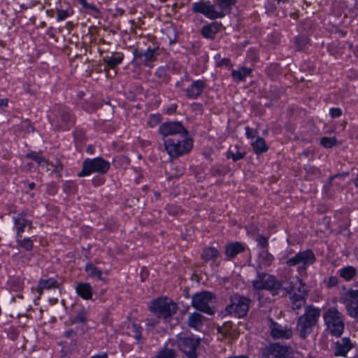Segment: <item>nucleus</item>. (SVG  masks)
I'll return each instance as SVG.
<instances>
[{
	"instance_id": "nucleus-1",
	"label": "nucleus",
	"mask_w": 358,
	"mask_h": 358,
	"mask_svg": "<svg viewBox=\"0 0 358 358\" xmlns=\"http://www.w3.org/2000/svg\"><path fill=\"white\" fill-rule=\"evenodd\" d=\"M178 305L171 299L161 296L151 301L149 310L158 319L162 318L165 321L171 319L178 310Z\"/></svg>"
},
{
	"instance_id": "nucleus-2",
	"label": "nucleus",
	"mask_w": 358,
	"mask_h": 358,
	"mask_svg": "<svg viewBox=\"0 0 358 358\" xmlns=\"http://www.w3.org/2000/svg\"><path fill=\"white\" fill-rule=\"evenodd\" d=\"M320 315L319 308L313 306L306 307L305 313L297 320L296 330L301 338L305 339L312 332V329L316 324Z\"/></svg>"
},
{
	"instance_id": "nucleus-3",
	"label": "nucleus",
	"mask_w": 358,
	"mask_h": 358,
	"mask_svg": "<svg viewBox=\"0 0 358 358\" xmlns=\"http://www.w3.org/2000/svg\"><path fill=\"white\" fill-rule=\"evenodd\" d=\"M164 145L171 158H177L187 153L193 146L192 139L187 136L165 138Z\"/></svg>"
},
{
	"instance_id": "nucleus-4",
	"label": "nucleus",
	"mask_w": 358,
	"mask_h": 358,
	"mask_svg": "<svg viewBox=\"0 0 358 358\" xmlns=\"http://www.w3.org/2000/svg\"><path fill=\"white\" fill-rule=\"evenodd\" d=\"M327 331L333 336H341L344 329V323L341 313L336 308H330L324 315Z\"/></svg>"
},
{
	"instance_id": "nucleus-5",
	"label": "nucleus",
	"mask_w": 358,
	"mask_h": 358,
	"mask_svg": "<svg viewBox=\"0 0 358 358\" xmlns=\"http://www.w3.org/2000/svg\"><path fill=\"white\" fill-rule=\"evenodd\" d=\"M251 300L245 296L234 294L231 297L230 304L225 310L229 314H234L238 317H245L249 310Z\"/></svg>"
},
{
	"instance_id": "nucleus-6",
	"label": "nucleus",
	"mask_w": 358,
	"mask_h": 358,
	"mask_svg": "<svg viewBox=\"0 0 358 358\" xmlns=\"http://www.w3.org/2000/svg\"><path fill=\"white\" fill-rule=\"evenodd\" d=\"M110 168L108 162L105 161L101 157H97L92 159H87L84 161L83 170L78 174L79 177H83L90 175L92 173H106Z\"/></svg>"
},
{
	"instance_id": "nucleus-7",
	"label": "nucleus",
	"mask_w": 358,
	"mask_h": 358,
	"mask_svg": "<svg viewBox=\"0 0 358 358\" xmlns=\"http://www.w3.org/2000/svg\"><path fill=\"white\" fill-rule=\"evenodd\" d=\"M253 286L257 289H268L275 295L280 288V283L272 276L266 273H259L257 278L252 281Z\"/></svg>"
},
{
	"instance_id": "nucleus-8",
	"label": "nucleus",
	"mask_w": 358,
	"mask_h": 358,
	"mask_svg": "<svg viewBox=\"0 0 358 358\" xmlns=\"http://www.w3.org/2000/svg\"><path fill=\"white\" fill-rule=\"evenodd\" d=\"M159 133L166 138L185 136L188 135L187 130L180 122H167L159 127Z\"/></svg>"
},
{
	"instance_id": "nucleus-9",
	"label": "nucleus",
	"mask_w": 358,
	"mask_h": 358,
	"mask_svg": "<svg viewBox=\"0 0 358 358\" xmlns=\"http://www.w3.org/2000/svg\"><path fill=\"white\" fill-rule=\"evenodd\" d=\"M200 343V338L192 337H181L177 340L178 348L187 358H197L196 350Z\"/></svg>"
},
{
	"instance_id": "nucleus-10",
	"label": "nucleus",
	"mask_w": 358,
	"mask_h": 358,
	"mask_svg": "<svg viewBox=\"0 0 358 358\" xmlns=\"http://www.w3.org/2000/svg\"><path fill=\"white\" fill-rule=\"evenodd\" d=\"M213 294L209 292H201L194 294L192 297V306L208 315H213V310L208 306V303L212 300Z\"/></svg>"
},
{
	"instance_id": "nucleus-11",
	"label": "nucleus",
	"mask_w": 358,
	"mask_h": 358,
	"mask_svg": "<svg viewBox=\"0 0 358 358\" xmlns=\"http://www.w3.org/2000/svg\"><path fill=\"white\" fill-rule=\"evenodd\" d=\"M192 10L195 13H200L210 19L214 20L218 17H223L224 13L223 12H217L215 6L209 1H201L193 4Z\"/></svg>"
},
{
	"instance_id": "nucleus-12",
	"label": "nucleus",
	"mask_w": 358,
	"mask_h": 358,
	"mask_svg": "<svg viewBox=\"0 0 358 358\" xmlns=\"http://www.w3.org/2000/svg\"><path fill=\"white\" fill-rule=\"evenodd\" d=\"M269 354L273 355V358H292L293 350L290 347L276 343L263 350V355L266 357Z\"/></svg>"
},
{
	"instance_id": "nucleus-13",
	"label": "nucleus",
	"mask_w": 358,
	"mask_h": 358,
	"mask_svg": "<svg viewBox=\"0 0 358 358\" xmlns=\"http://www.w3.org/2000/svg\"><path fill=\"white\" fill-rule=\"evenodd\" d=\"M315 260L314 254L311 250H308L297 253L294 257L287 260V264L291 266L302 264L303 267L306 268L308 265L313 264Z\"/></svg>"
},
{
	"instance_id": "nucleus-14",
	"label": "nucleus",
	"mask_w": 358,
	"mask_h": 358,
	"mask_svg": "<svg viewBox=\"0 0 358 358\" xmlns=\"http://www.w3.org/2000/svg\"><path fill=\"white\" fill-rule=\"evenodd\" d=\"M348 314L355 318H358V290H350L344 296Z\"/></svg>"
},
{
	"instance_id": "nucleus-15",
	"label": "nucleus",
	"mask_w": 358,
	"mask_h": 358,
	"mask_svg": "<svg viewBox=\"0 0 358 358\" xmlns=\"http://www.w3.org/2000/svg\"><path fill=\"white\" fill-rule=\"evenodd\" d=\"M271 335L275 339H287L292 337V330L291 328L283 327L277 322L271 321Z\"/></svg>"
},
{
	"instance_id": "nucleus-16",
	"label": "nucleus",
	"mask_w": 358,
	"mask_h": 358,
	"mask_svg": "<svg viewBox=\"0 0 358 358\" xmlns=\"http://www.w3.org/2000/svg\"><path fill=\"white\" fill-rule=\"evenodd\" d=\"M286 291L289 294L297 293V295L308 296V290L306 284L299 278H296L294 281H292L285 287Z\"/></svg>"
},
{
	"instance_id": "nucleus-17",
	"label": "nucleus",
	"mask_w": 358,
	"mask_h": 358,
	"mask_svg": "<svg viewBox=\"0 0 358 358\" xmlns=\"http://www.w3.org/2000/svg\"><path fill=\"white\" fill-rule=\"evenodd\" d=\"M352 348V344L349 338H344L336 343L335 355L345 356L347 352Z\"/></svg>"
},
{
	"instance_id": "nucleus-18",
	"label": "nucleus",
	"mask_w": 358,
	"mask_h": 358,
	"mask_svg": "<svg viewBox=\"0 0 358 358\" xmlns=\"http://www.w3.org/2000/svg\"><path fill=\"white\" fill-rule=\"evenodd\" d=\"M204 87V82L201 80H196L187 89V94L189 97L195 99L201 95Z\"/></svg>"
},
{
	"instance_id": "nucleus-19",
	"label": "nucleus",
	"mask_w": 358,
	"mask_h": 358,
	"mask_svg": "<svg viewBox=\"0 0 358 358\" xmlns=\"http://www.w3.org/2000/svg\"><path fill=\"white\" fill-rule=\"evenodd\" d=\"M245 250L244 246L238 243L235 242L227 245L225 248V254L229 258H234L236 255Z\"/></svg>"
},
{
	"instance_id": "nucleus-20",
	"label": "nucleus",
	"mask_w": 358,
	"mask_h": 358,
	"mask_svg": "<svg viewBox=\"0 0 358 358\" xmlns=\"http://www.w3.org/2000/svg\"><path fill=\"white\" fill-rule=\"evenodd\" d=\"M76 291L78 295L85 299L88 300L92 298V287L89 283H78Z\"/></svg>"
},
{
	"instance_id": "nucleus-21",
	"label": "nucleus",
	"mask_w": 358,
	"mask_h": 358,
	"mask_svg": "<svg viewBox=\"0 0 358 358\" xmlns=\"http://www.w3.org/2000/svg\"><path fill=\"white\" fill-rule=\"evenodd\" d=\"M253 151L257 155H262L268 150V147L266 144L265 140L262 137H257L255 141L251 143Z\"/></svg>"
},
{
	"instance_id": "nucleus-22",
	"label": "nucleus",
	"mask_w": 358,
	"mask_h": 358,
	"mask_svg": "<svg viewBox=\"0 0 358 358\" xmlns=\"http://www.w3.org/2000/svg\"><path fill=\"white\" fill-rule=\"evenodd\" d=\"M203 317L202 315L198 313H193L189 315L187 324L189 327L194 329H199L203 326Z\"/></svg>"
},
{
	"instance_id": "nucleus-23",
	"label": "nucleus",
	"mask_w": 358,
	"mask_h": 358,
	"mask_svg": "<svg viewBox=\"0 0 358 358\" xmlns=\"http://www.w3.org/2000/svg\"><path fill=\"white\" fill-rule=\"evenodd\" d=\"M220 24L213 23L203 27L201 33L206 38H213L214 35L219 31Z\"/></svg>"
},
{
	"instance_id": "nucleus-24",
	"label": "nucleus",
	"mask_w": 358,
	"mask_h": 358,
	"mask_svg": "<svg viewBox=\"0 0 358 358\" xmlns=\"http://www.w3.org/2000/svg\"><path fill=\"white\" fill-rule=\"evenodd\" d=\"M307 296L297 295V293H294L290 297L292 309L300 310L302 307L306 305V300Z\"/></svg>"
},
{
	"instance_id": "nucleus-25",
	"label": "nucleus",
	"mask_w": 358,
	"mask_h": 358,
	"mask_svg": "<svg viewBox=\"0 0 358 358\" xmlns=\"http://www.w3.org/2000/svg\"><path fill=\"white\" fill-rule=\"evenodd\" d=\"M58 287L57 282L53 278H49L47 280L41 279L37 287V292L39 295L42 294L43 289H50L52 287Z\"/></svg>"
},
{
	"instance_id": "nucleus-26",
	"label": "nucleus",
	"mask_w": 358,
	"mask_h": 358,
	"mask_svg": "<svg viewBox=\"0 0 358 358\" xmlns=\"http://www.w3.org/2000/svg\"><path fill=\"white\" fill-rule=\"evenodd\" d=\"M87 275L91 278H96L99 280H103L102 278V271L91 263H87L85 268Z\"/></svg>"
},
{
	"instance_id": "nucleus-27",
	"label": "nucleus",
	"mask_w": 358,
	"mask_h": 358,
	"mask_svg": "<svg viewBox=\"0 0 358 358\" xmlns=\"http://www.w3.org/2000/svg\"><path fill=\"white\" fill-rule=\"evenodd\" d=\"M219 251L213 247H209L204 249L202 254V258L204 261L215 260L219 256Z\"/></svg>"
},
{
	"instance_id": "nucleus-28",
	"label": "nucleus",
	"mask_w": 358,
	"mask_h": 358,
	"mask_svg": "<svg viewBox=\"0 0 358 358\" xmlns=\"http://www.w3.org/2000/svg\"><path fill=\"white\" fill-rule=\"evenodd\" d=\"M357 270L353 266H346L340 270L341 276L346 280H350L355 276Z\"/></svg>"
},
{
	"instance_id": "nucleus-29",
	"label": "nucleus",
	"mask_w": 358,
	"mask_h": 358,
	"mask_svg": "<svg viewBox=\"0 0 358 358\" xmlns=\"http://www.w3.org/2000/svg\"><path fill=\"white\" fill-rule=\"evenodd\" d=\"M251 72L250 69L247 68H241V69L238 71H232V77L234 79L236 80H244L246 76L250 75Z\"/></svg>"
},
{
	"instance_id": "nucleus-30",
	"label": "nucleus",
	"mask_w": 358,
	"mask_h": 358,
	"mask_svg": "<svg viewBox=\"0 0 358 358\" xmlns=\"http://www.w3.org/2000/svg\"><path fill=\"white\" fill-rule=\"evenodd\" d=\"M29 224L31 226V223L29 222L24 217H17L15 220V224L16 226L17 234L18 236H20V234L24 231V227Z\"/></svg>"
},
{
	"instance_id": "nucleus-31",
	"label": "nucleus",
	"mask_w": 358,
	"mask_h": 358,
	"mask_svg": "<svg viewBox=\"0 0 358 358\" xmlns=\"http://www.w3.org/2000/svg\"><path fill=\"white\" fill-rule=\"evenodd\" d=\"M320 144L325 148H331L338 143L336 137H322L320 138Z\"/></svg>"
},
{
	"instance_id": "nucleus-32",
	"label": "nucleus",
	"mask_w": 358,
	"mask_h": 358,
	"mask_svg": "<svg viewBox=\"0 0 358 358\" xmlns=\"http://www.w3.org/2000/svg\"><path fill=\"white\" fill-rule=\"evenodd\" d=\"M123 59L122 56L115 57H104L103 61L106 62L110 68H114L116 65L120 64Z\"/></svg>"
},
{
	"instance_id": "nucleus-33",
	"label": "nucleus",
	"mask_w": 358,
	"mask_h": 358,
	"mask_svg": "<svg viewBox=\"0 0 358 358\" xmlns=\"http://www.w3.org/2000/svg\"><path fill=\"white\" fill-rule=\"evenodd\" d=\"M308 43V38L304 36H298L295 38V46L297 50H303Z\"/></svg>"
},
{
	"instance_id": "nucleus-34",
	"label": "nucleus",
	"mask_w": 358,
	"mask_h": 358,
	"mask_svg": "<svg viewBox=\"0 0 358 358\" xmlns=\"http://www.w3.org/2000/svg\"><path fill=\"white\" fill-rule=\"evenodd\" d=\"M348 176V172H343V173H337L334 176H331L329 178V180H328V182L324 185V191H325V193L327 194H328V192H329L331 186H332V180L336 178H338V177H346Z\"/></svg>"
},
{
	"instance_id": "nucleus-35",
	"label": "nucleus",
	"mask_w": 358,
	"mask_h": 358,
	"mask_svg": "<svg viewBox=\"0 0 358 358\" xmlns=\"http://www.w3.org/2000/svg\"><path fill=\"white\" fill-rule=\"evenodd\" d=\"M157 358H176V352L172 349L165 348L159 352Z\"/></svg>"
},
{
	"instance_id": "nucleus-36",
	"label": "nucleus",
	"mask_w": 358,
	"mask_h": 358,
	"mask_svg": "<svg viewBox=\"0 0 358 358\" xmlns=\"http://www.w3.org/2000/svg\"><path fill=\"white\" fill-rule=\"evenodd\" d=\"M26 157L29 159H32L36 161L38 164L43 163L48 164L47 161L41 156L38 155L36 152H32L27 154Z\"/></svg>"
},
{
	"instance_id": "nucleus-37",
	"label": "nucleus",
	"mask_w": 358,
	"mask_h": 358,
	"mask_svg": "<svg viewBox=\"0 0 358 358\" xmlns=\"http://www.w3.org/2000/svg\"><path fill=\"white\" fill-rule=\"evenodd\" d=\"M154 55H155V49H152V50L149 49L144 53H141V52L138 53L137 52H135L136 57H140L144 56L145 59L146 61L152 60L154 58Z\"/></svg>"
},
{
	"instance_id": "nucleus-38",
	"label": "nucleus",
	"mask_w": 358,
	"mask_h": 358,
	"mask_svg": "<svg viewBox=\"0 0 358 358\" xmlns=\"http://www.w3.org/2000/svg\"><path fill=\"white\" fill-rule=\"evenodd\" d=\"M18 244L26 250L29 251L33 248V243L29 238H24L23 240H19Z\"/></svg>"
},
{
	"instance_id": "nucleus-39",
	"label": "nucleus",
	"mask_w": 358,
	"mask_h": 358,
	"mask_svg": "<svg viewBox=\"0 0 358 358\" xmlns=\"http://www.w3.org/2000/svg\"><path fill=\"white\" fill-rule=\"evenodd\" d=\"M236 0H218L217 4L222 9H227L231 6L235 4Z\"/></svg>"
},
{
	"instance_id": "nucleus-40",
	"label": "nucleus",
	"mask_w": 358,
	"mask_h": 358,
	"mask_svg": "<svg viewBox=\"0 0 358 358\" xmlns=\"http://www.w3.org/2000/svg\"><path fill=\"white\" fill-rule=\"evenodd\" d=\"M227 157H231L234 161L236 162L241 159H243L244 157V153H241L238 151L236 152H234L232 150H229L227 152Z\"/></svg>"
},
{
	"instance_id": "nucleus-41",
	"label": "nucleus",
	"mask_w": 358,
	"mask_h": 358,
	"mask_svg": "<svg viewBox=\"0 0 358 358\" xmlns=\"http://www.w3.org/2000/svg\"><path fill=\"white\" fill-rule=\"evenodd\" d=\"M87 321L85 314L84 312H80L76 315L72 320L73 323H85Z\"/></svg>"
},
{
	"instance_id": "nucleus-42",
	"label": "nucleus",
	"mask_w": 358,
	"mask_h": 358,
	"mask_svg": "<svg viewBox=\"0 0 358 358\" xmlns=\"http://www.w3.org/2000/svg\"><path fill=\"white\" fill-rule=\"evenodd\" d=\"M330 116L332 118L341 117L343 114L340 108H332L329 110Z\"/></svg>"
},
{
	"instance_id": "nucleus-43",
	"label": "nucleus",
	"mask_w": 358,
	"mask_h": 358,
	"mask_svg": "<svg viewBox=\"0 0 358 358\" xmlns=\"http://www.w3.org/2000/svg\"><path fill=\"white\" fill-rule=\"evenodd\" d=\"M162 120L161 116L159 115H152L150 117V120L149 121V124L151 127H155L158 123H159Z\"/></svg>"
},
{
	"instance_id": "nucleus-44",
	"label": "nucleus",
	"mask_w": 358,
	"mask_h": 358,
	"mask_svg": "<svg viewBox=\"0 0 358 358\" xmlns=\"http://www.w3.org/2000/svg\"><path fill=\"white\" fill-rule=\"evenodd\" d=\"M257 241L258 245L261 246L262 248H266L268 245V239L264 236H259L257 238Z\"/></svg>"
},
{
	"instance_id": "nucleus-45",
	"label": "nucleus",
	"mask_w": 358,
	"mask_h": 358,
	"mask_svg": "<svg viewBox=\"0 0 358 358\" xmlns=\"http://www.w3.org/2000/svg\"><path fill=\"white\" fill-rule=\"evenodd\" d=\"M133 328L135 331V338L137 341H140L142 338V334H141V327L139 325H137L136 324H133Z\"/></svg>"
},
{
	"instance_id": "nucleus-46",
	"label": "nucleus",
	"mask_w": 358,
	"mask_h": 358,
	"mask_svg": "<svg viewBox=\"0 0 358 358\" xmlns=\"http://www.w3.org/2000/svg\"><path fill=\"white\" fill-rule=\"evenodd\" d=\"M69 16V13L64 10H59L57 11V20H63Z\"/></svg>"
},
{
	"instance_id": "nucleus-47",
	"label": "nucleus",
	"mask_w": 358,
	"mask_h": 358,
	"mask_svg": "<svg viewBox=\"0 0 358 358\" xmlns=\"http://www.w3.org/2000/svg\"><path fill=\"white\" fill-rule=\"evenodd\" d=\"M245 131L248 138H254L257 134V131L253 130L248 127L245 128Z\"/></svg>"
},
{
	"instance_id": "nucleus-48",
	"label": "nucleus",
	"mask_w": 358,
	"mask_h": 358,
	"mask_svg": "<svg viewBox=\"0 0 358 358\" xmlns=\"http://www.w3.org/2000/svg\"><path fill=\"white\" fill-rule=\"evenodd\" d=\"M79 1V3L84 7V8H89V9H91V10H96V11H98V10L96 9V8L92 5H90L87 3L86 0H78Z\"/></svg>"
},
{
	"instance_id": "nucleus-49",
	"label": "nucleus",
	"mask_w": 358,
	"mask_h": 358,
	"mask_svg": "<svg viewBox=\"0 0 358 358\" xmlns=\"http://www.w3.org/2000/svg\"><path fill=\"white\" fill-rule=\"evenodd\" d=\"M229 64V59H223L220 62L217 63V66H221L222 65H228Z\"/></svg>"
},
{
	"instance_id": "nucleus-50",
	"label": "nucleus",
	"mask_w": 358,
	"mask_h": 358,
	"mask_svg": "<svg viewBox=\"0 0 358 358\" xmlns=\"http://www.w3.org/2000/svg\"><path fill=\"white\" fill-rule=\"evenodd\" d=\"M55 168L54 171H55V173H58V172H59V169H62V164L60 163V162H59V161H58V162H57V164L55 165Z\"/></svg>"
},
{
	"instance_id": "nucleus-51",
	"label": "nucleus",
	"mask_w": 358,
	"mask_h": 358,
	"mask_svg": "<svg viewBox=\"0 0 358 358\" xmlns=\"http://www.w3.org/2000/svg\"><path fill=\"white\" fill-rule=\"evenodd\" d=\"M337 284V279L335 277L330 278L329 285L330 286H334Z\"/></svg>"
},
{
	"instance_id": "nucleus-52",
	"label": "nucleus",
	"mask_w": 358,
	"mask_h": 358,
	"mask_svg": "<svg viewBox=\"0 0 358 358\" xmlns=\"http://www.w3.org/2000/svg\"><path fill=\"white\" fill-rule=\"evenodd\" d=\"M8 100L7 99H0V106H6L8 105Z\"/></svg>"
},
{
	"instance_id": "nucleus-53",
	"label": "nucleus",
	"mask_w": 358,
	"mask_h": 358,
	"mask_svg": "<svg viewBox=\"0 0 358 358\" xmlns=\"http://www.w3.org/2000/svg\"><path fill=\"white\" fill-rule=\"evenodd\" d=\"M158 322H156V321H151L150 320H148V322H147V325L149 326V327H155L156 325V324H157Z\"/></svg>"
},
{
	"instance_id": "nucleus-54",
	"label": "nucleus",
	"mask_w": 358,
	"mask_h": 358,
	"mask_svg": "<svg viewBox=\"0 0 358 358\" xmlns=\"http://www.w3.org/2000/svg\"><path fill=\"white\" fill-rule=\"evenodd\" d=\"M176 108H177V106H175V105H173V106H171L170 108H169L167 109V113H173V112H175V111H176Z\"/></svg>"
},
{
	"instance_id": "nucleus-55",
	"label": "nucleus",
	"mask_w": 358,
	"mask_h": 358,
	"mask_svg": "<svg viewBox=\"0 0 358 358\" xmlns=\"http://www.w3.org/2000/svg\"><path fill=\"white\" fill-rule=\"evenodd\" d=\"M265 258H266V262L270 264L271 262L272 261L273 259V257H272V255H270V254H266V256H265Z\"/></svg>"
},
{
	"instance_id": "nucleus-56",
	"label": "nucleus",
	"mask_w": 358,
	"mask_h": 358,
	"mask_svg": "<svg viewBox=\"0 0 358 358\" xmlns=\"http://www.w3.org/2000/svg\"><path fill=\"white\" fill-rule=\"evenodd\" d=\"M31 168H32V164L27 163V165L24 166V169L26 171H30Z\"/></svg>"
},
{
	"instance_id": "nucleus-57",
	"label": "nucleus",
	"mask_w": 358,
	"mask_h": 358,
	"mask_svg": "<svg viewBox=\"0 0 358 358\" xmlns=\"http://www.w3.org/2000/svg\"><path fill=\"white\" fill-rule=\"evenodd\" d=\"M73 333V330H69L65 332V336L69 337Z\"/></svg>"
},
{
	"instance_id": "nucleus-58",
	"label": "nucleus",
	"mask_w": 358,
	"mask_h": 358,
	"mask_svg": "<svg viewBox=\"0 0 358 358\" xmlns=\"http://www.w3.org/2000/svg\"><path fill=\"white\" fill-rule=\"evenodd\" d=\"M91 358H107V355H96V356H94Z\"/></svg>"
},
{
	"instance_id": "nucleus-59",
	"label": "nucleus",
	"mask_w": 358,
	"mask_h": 358,
	"mask_svg": "<svg viewBox=\"0 0 358 358\" xmlns=\"http://www.w3.org/2000/svg\"><path fill=\"white\" fill-rule=\"evenodd\" d=\"M34 186H35V184L34 182L29 184V187L31 189H34Z\"/></svg>"
},
{
	"instance_id": "nucleus-60",
	"label": "nucleus",
	"mask_w": 358,
	"mask_h": 358,
	"mask_svg": "<svg viewBox=\"0 0 358 358\" xmlns=\"http://www.w3.org/2000/svg\"><path fill=\"white\" fill-rule=\"evenodd\" d=\"M118 12L120 13V15H122L124 13V10L122 9H119Z\"/></svg>"
},
{
	"instance_id": "nucleus-61",
	"label": "nucleus",
	"mask_w": 358,
	"mask_h": 358,
	"mask_svg": "<svg viewBox=\"0 0 358 358\" xmlns=\"http://www.w3.org/2000/svg\"><path fill=\"white\" fill-rule=\"evenodd\" d=\"M356 55L358 56V50L356 51Z\"/></svg>"
},
{
	"instance_id": "nucleus-62",
	"label": "nucleus",
	"mask_w": 358,
	"mask_h": 358,
	"mask_svg": "<svg viewBox=\"0 0 358 358\" xmlns=\"http://www.w3.org/2000/svg\"><path fill=\"white\" fill-rule=\"evenodd\" d=\"M10 306H11L12 308H15L13 304H10Z\"/></svg>"
},
{
	"instance_id": "nucleus-63",
	"label": "nucleus",
	"mask_w": 358,
	"mask_h": 358,
	"mask_svg": "<svg viewBox=\"0 0 358 358\" xmlns=\"http://www.w3.org/2000/svg\"><path fill=\"white\" fill-rule=\"evenodd\" d=\"M17 297L20 299H22V297L20 296H17Z\"/></svg>"
},
{
	"instance_id": "nucleus-64",
	"label": "nucleus",
	"mask_w": 358,
	"mask_h": 358,
	"mask_svg": "<svg viewBox=\"0 0 358 358\" xmlns=\"http://www.w3.org/2000/svg\"><path fill=\"white\" fill-rule=\"evenodd\" d=\"M357 358H358V357H357Z\"/></svg>"
}]
</instances>
